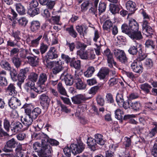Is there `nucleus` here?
<instances>
[{
	"label": "nucleus",
	"mask_w": 157,
	"mask_h": 157,
	"mask_svg": "<svg viewBox=\"0 0 157 157\" xmlns=\"http://www.w3.org/2000/svg\"><path fill=\"white\" fill-rule=\"evenodd\" d=\"M138 29L139 25L134 19L129 20L128 26L123 24L121 26L122 32L134 40H140L143 38L141 32Z\"/></svg>",
	"instance_id": "1"
},
{
	"label": "nucleus",
	"mask_w": 157,
	"mask_h": 157,
	"mask_svg": "<svg viewBox=\"0 0 157 157\" xmlns=\"http://www.w3.org/2000/svg\"><path fill=\"white\" fill-rule=\"evenodd\" d=\"M130 106L133 110L136 111L140 109L141 107V105L140 103L138 102H131Z\"/></svg>",
	"instance_id": "47"
},
{
	"label": "nucleus",
	"mask_w": 157,
	"mask_h": 157,
	"mask_svg": "<svg viewBox=\"0 0 157 157\" xmlns=\"http://www.w3.org/2000/svg\"><path fill=\"white\" fill-rule=\"evenodd\" d=\"M77 55L83 59L90 60L94 59L95 57V52L92 49H88L86 51L80 49L77 51Z\"/></svg>",
	"instance_id": "3"
},
{
	"label": "nucleus",
	"mask_w": 157,
	"mask_h": 157,
	"mask_svg": "<svg viewBox=\"0 0 157 157\" xmlns=\"http://www.w3.org/2000/svg\"><path fill=\"white\" fill-rule=\"evenodd\" d=\"M15 6L17 11L20 14L23 15L25 14V9L24 7L21 3L16 4Z\"/></svg>",
	"instance_id": "38"
},
{
	"label": "nucleus",
	"mask_w": 157,
	"mask_h": 157,
	"mask_svg": "<svg viewBox=\"0 0 157 157\" xmlns=\"http://www.w3.org/2000/svg\"><path fill=\"white\" fill-rule=\"evenodd\" d=\"M26 58L28 59L29 63L33 67H36L39 65L40 59L37 56H28Z\"/></svg>",
	"instance_id": "24"
},
{
	"label": "nucleus",
	"mask_w": 157,
	"mask_h": 157,
	"mask_svg": "<svg viewBox=\"0 0 157 157\" xmlns=\"http://www.w3.org/2000/svg\"><path fill=\"white\" fill-rule=\"evenodd\" d=\"M139 45V47L141 46V44H137L136 45L131 46L128 50L129 53L132 55H135L137 54L138 52L137 49V46Z\"/></svg>",
	"instance_id": "32"
},
{
	"label": "nucleus",
	"mask_w": 157,
	"mask_h": 157,
	"mask_svg": "<svg viewBox=\"0 0 157 157\" xmlns=\"http://www.w3.org/2000/svg\"><path fill=\"white\" fill-rule=\"evenodd\" d=\"M104 55L107 57V59L113 58V54L111 53L110 50L108 48L104 51Z\"/></svg>",
	"instance_id": "57"
},
{
	"label": "nucleus",
	"mask_w": 157,
	"mask_h": 157,
	"mask_svg": "<svg viewBox=\"0 0 157 157\" xmlns=\"http://www.w3.org/2000/svg\"><path fill=\"white\" fill-rule=\"evenodd\" d=\"M48 48L47 45L43 43L40 44V49L41 53L42 54L44 53L47 51Z\"/></svg>",
	"instance_id": "53"
},
{
	"label": "nucleus",
	"mask_w": 157,
	"mask_h": 157,
	"mask_svg": "<svg viewBox=\"0 0 157 157\" xmlns=\"http://www.w3.org/2000/svg\"><path fill=\"white\" fill-rule=\"evenodd\" d=\"M61 57L67 63H69L71 67L76 69H79L80 67L81 62L80 60H76L74 57L71 58L68 56L64 54H62Z\"/></svg>",
	"instance_id": "5"
},
{
	"label": "nucleus",
	"mask_w": 157,
	"mask_h": 157,
	"mask_svg": "<svg viewBox=\"0 0 157 157\" xmlns=\"http://www.w3.org/2000/svg\"><path fill=\"white\" fill-rule=\"evenodd\" d=\"M86 47L87 45L84 43L79 41H78L76 42V48L78 49L81 48L80 49H83L84 50Z\"/></svg>",
	"instance_id": "62"
},
{
	"label": "nucleus",
	"mask_w": 157,
	"mask_h": 157,
	"mask_svg": "<svg viewBox=\"0 0 157 157\" xmlns=\"http://www.w3.org/2000/svg\"><path fill=\"white\" fill-rule=\"evenodd\" d=\"M143 32L147 36H150L153 34L154 30L148 24L147 21H143Z\"/></svg>",
	"instance_id": "12"
},
{
	"label": "nucleus",
	"mask_w": 157,
	"mask_h": 157,
	"mask_svg": "<svg viewBox=\"0 0 157 157\" xmlns=\"http://www.w3.org/2000/svg\"><path fill=\"white\" fill-rule=\"evenodd\" d=\"M11 61L16 68H18L21 66V63L20 59L17 56H14L11 58Z\"/></svg>",
	"instance_id": "34"
},
{
	"label": "nucleus",
	"mask_w": 157,
	"mask_h": 157,
	"mask_svg": "<svg viewBox=\"0 0 157 157\" xmlns=\"http://www.w3.org/2000/svg\"><path fill=\"white\" fill-rule=\"evenodd\" d=\"M32 106L31 104H25L23 107L25 108V112L26 114L28 115L33 120L37 118L38 115H40L41 112V109L37 107L32 111L29 109V107Z\"/></svg>",
	"instance_id": "4"
},
{
	"label": "nucleus",
	"mask_w": 157,
	"mask_h": 157,
	"mask_svg": "<svg viewBox=\"0 0 157 157\" xmlns=\"http://www.w3.org/2000/svg\"><path fill=\"white\" fill-rule=\"evenodd\" d=\"M17 13L12 9H11L10 11V14L7 16V17L8 19L11 21L14 20L17 17Z\"/></svg>",
	"instance_id": "50"
},
{
	"label": "nucleus",
	"mask_w": 157,
	"mask_h": 157,
	"mask_svg": "<svg viewBox=\"0 0 157 157\" xmlns=\"http://www.w3.org/2000/svg\"><path fill=\"white\" fill-rule=\"evenodd\" d=\"M94 139L97 144L102 145L105 144V141L103 139V136L101 134H96L95 136Z\"/></svg>",
	"instance_id": "28"
},
{
	"label": "nucleus",
	"mask_w": 157,
	"mask_h": 157,
	"mask_svg": "<svg viewBox=\"0 0 157 157\" xmlns=\"http://www.w3.org/2000/svg\"><path fill=\"white\" fill-rule=\"evenodd\" d=\"M75 80L76 82V87L78 89L82 90L86 88V85L83 82L78 75H75Z\"/></svg>",
	"instance_id": "22"
},
{
	"label": "nucleus",
	"mask_w": 157,
	"mask_h": 157,
	"mask_svg": "<svg viewBox=\"0 0 157 157\" xmlns=\"http://www.w3.org/2000/svg\"><path fill=\"white\" fill-rule=\"evenodd\" d=\"M0 66L2 69L7 71H10L11 69L10 64L6 60L1 61Z\"/></svg>",
	"instance_id": "29"
},
{
	"label": "nucleus",
	"mask_w": 157,
	"mask_h": 157,
	"mask_svg": "<svg viewBox=\"0 0 157 157\" xmlns=\"http://www.w3.org/2000/svg\"><path fill=\"white\" fill-rule=\"evenodd\" d=\"M106 6V4L105 3L102 2H100L98 9L100 14L102 13L105 11Z\"/></svg>",
	"instance_id": "46"
},
{
	"label": "nucleus",
	"mask_w": 157,
	"mask_h": 157,
	"mask_svg": "<svg viewBox=\"0 0 157 157\" xmlns=\"http://www.w3.org/2000/svg\"><path fill=\"white\" fill-rule=\"evenodd\" d=\"M28 13L31 17H33L38 14L40 13L39 8H29L28 11Z\"/></svg>",
	"instance_id": "35"
},
{
	"label": "nucleus",
	"mask_w": 157,
	"mask_h": 157,
	"mask_svg": "<svg viewBox=\"0 0 157 157\" xmlns=\"http://www.w3.org/2000/svg\"><path fill=\"white\" fill-rule=\"evenodd\" d=\"M46 56L48 58L52 59H56L58 57V52L55 47H52L50 48L47 53Z\"/></svg>",
	"instance_id": "17"
},
{
	"label": "nucleus",
	"mask_w": 157,
	"mask_h": 157,
	"mask_svg": "<svg viewBox=\"0 0 157 157\" xmlns=\"http://www.w3.org/2000/svg\"><path fill=\"white\" fill-rule=\"evenodd\" d=\"M18 22L20 25L25 27L28 22V20L25 17H23L21 18L18 20Z\"/></svg>",
	"instance_id": "51"
},
{
	"label": "nucleus",
	"mask_w": 157,
	"mask_h": 157,
	"mask_svg": "<svg viewBox=\"0 0 157 157\" xmlns=\"http://www.w3.org/2000/svg\"><path fill=\"white\" fill-rule=\"evenodd\" d=\"M21 33L20 32L18 31H17L14 32H13L12 34V36L15 38V40H16L17 42L18 41L21 39L20 37Z\"/></svg>",
	"instance_id": "60"
},
{
	"label": "nucleus",
	"mask_w": 157,
	"mask_h": 157,
	"mask_svg": "<svg viewBox=\"0 0 157 157\" xmlns=\"http://www.w3.org/2000/svg\"><path fill=\"white\" fill-rule=\"evenodd\" d=\"M66 31L73 37L75 38L77 36V33L74 30L73 26H71L66 29Z\"/></svg>",
	"instance_id": "36"
},
{
	"label": "nucleus",
	"mask_w": 157,
	"mask_h": 157,
	"mask_svg": "<svg viewBox=\"0 0 157 157\" xmlns=\"http://www.w3.org/2000/svg\"><path fill=\"white\" fill-rule=\"evenodd\" d=\"M22 125L19 122H12L10 125V128L13 132L17 133L20 132L22 128Z\"/></svg>",
	"instance_id": "18"
},
{
	"label": "nucleus",
	"mask_w": 157,
	"mask_h": 157,
	"mask_svg": "<svg viewBox=\"0 0 157 157\" xmlns=\"http://www.w3.org/2000/svg\"><path fill=\"white\" fill-rule=\"evenodd\" d=\"M147 57V55L144 52H139V56L137 59L136 60L140 62L144 60Z\"/></svg>",
	"instance_id": "63"
},
{
	"label": "nucleus",
	"mask_w": 157,
	"mask_h": 157,
	"mask_svg": "<svg viewBox=\"0 0 157 157\" xmlns=\"http://www.w3.org/2000/svg\"><path fill=\"white\" fill-rule=\"evenodd\" d=\"M140 88L146 93L147 94L149 93V89L151 88V86L147 83H145L141 85Z\"/></svg>",
	"instance_id": "40"
},
{
	"label": "nucleus",
	"mask_w": 157,
	"mask_h": 157,
	"mask_svg": "<svg viewBox=\"0 0 157 157\" xmlns=\"http://www.w3.org/2000/svg\"><path fill=\"white\" fill-rule=\"evenodd\" d=\"M131 67L133 71L138 73H141L143 70L142 65L138 63L135 61L131 64Z\"/></svg>",
	"instance_id": "16"
},
{
	"label": "nucleus",
	"mask_w": 157,
	"mask_h": 157,
	"mask_svg": "<svg viewBox=\"0 0 157 157\" xmlns=\"http://www.w3.org/2000/svg\"><path fill=\"white\" fill-rule=\"evenodd\" d=\"M17 144V142L14 139L12 138L7 142L2 150L6 152H12L13 151L12 148L15 147Z\"/></svg>",
	"instance_id": "11"
},
{
	"label": "nucleus",
	"mask_w": 157,
	"mask_h": 157,
	"mask_svg": "<svg viewBox=\"0 0 157 157\" xmlns=\"http://www.w3.org/2000/svg\"><path fill=\"white\" fill-rule=\"evenodd\" d=\"M57 88L58 91L61 94L64 95H66L67 93L66 90L61 82H60L58 83Z\"/></svg>",
	"instance_id": "41"
},
{
	"label": "nucleus",
	"mask_w": 157,
	"mask_h": 157,
	"mask_svg": "<svg viewBox=\"0 0 157 157\" xmlns=\"http://www.w3.org/2000/svg\"><path fill=\"white\" fill-rule=\"evenodd\" d=\"M63 77L65 84L67 86H71L73 84L75 77L73 78L72 75L64 72L61 75V77Z\"/></svg>",
	"instance_id": "13"
},
{
	"label": "nucleus",
	"mask_w": 157,
	"mask_h": 157,
	"mask_svg": "<svg viewBox=\"0 0 157 157\" xmlns=\"http://www.w3.org/2000/svg\"><path fill=\"white\" fill-rule=\"evenodd\" d=\"M38 78V75L35 72L31 73L28 76V80L36 82Z\"/></svg>",
	"instance_id": "45"
},
{
	"label": "nucleus",
	"mask_w": 157,
	"mask_h": 157,
	"mask_svg": "<svg viewBox=\"0 0 157 157\" xmlns=\"http://www.w3.org/2000/svg\"><path fill=\"white\" fill-rule=\"evenodd\" d=\"M115 117L119 120H121L123 118L122 115L124 114L123 111L120 109H118L115 111Z\"/></svg>",
	"instance_id": "42"
},
{
	"label": "nucleus",
	"mask_w": 157,
	"mask_h": 157,
	"mask_svg": "<svg viewBox=\"0 0 157 157\" xmlns=\"http://www.w3.org/2000/svg\"><path fill=\"white\" fill-rule=\"evenodd\" d=\"M14 99H10L9 101V106L12 109H15L17 108V105Z\"/></svg>",
	"instance_id": "58"
},
{
	"label": "nucleus",
	"mask_w": 157,
	"mask_h": 157,
	"mask_svg": "<svg viewBox=\"0 0 157 157\" xmlns=\"http://www.w3.org/2000/svg\"><path fill=\"white\" fill-rule=\"evenodd\" d=\"M87 143L88 145L91 150L94 151L97 148V145L95 141V139L93 138H88Z\"/></svg>",
	"instance_id": "25"
},
{
	"label": "nucleus",
	"mask_w": 157,
	"mask_h": 157,
	"mask_svg": "<svg viewBox=\"0 0 157 157\" xmlns=\"http://www.w3.org/2000/svg\"><path fill=\"white\" fill-rule=\"evenodd\" d=\"M119 80V79L116 77L111 78L109 82V86H112L118 83Z\"/></svg>",
	"instance_id": "54"
},
{
	"label": "nucleus",
	"mask_w": 157,
	"mask_h": 157,
	"mask_svg": "<svg viewBox=\"0 0 157 157\" xmlns=\"http://www.w3.org/2000/svg\"><path fill=\"white\" fill-rule=\"evenodd\" d=\"M76 29L80 35L84 36V35L86 34L87 33L86 29H85L84 30L83 26L82 25H78L76 26Z\"/></svg>",
	"instance_id": "43"
},
{
	"label": "nucleus",
	"mask_w": 157,
	"mask_h": 157,
	"mask_svg": "<svg viewBox=\"0 0 157 157\" xmlns=\"http://www.w3.org/2000/svg\"><path fill=\"white\" fill-rule=\"evenodd\" d=\"M109 10L113 14L118 13L120 10L119 4H110L109 5Z\"/></svg>",
	"instance_id": "30"
},
{
	"label": "nucleus",
	"mask_w": 157,
	"mask_h": 157,
	"mask_svg": "<svg viewBox=\"0 0 157 157\" xmlns=\"http://www.w3.org/2000/svg\"><path fill=\"white\" fill-rule=\"evenodd\" d=\"M66 45L68 47L70 51L72 52L75 49V44L74 42H71L67 41L66 42Z\"/></svg>",
	"instance_id": "55"
},
{
	"label": "nucleus",
	"mask_w": 157,
	"mask_h": 157,
	"mask_svg": "<svg viewBox=\"0 0 157 157\" xmlns=\"http://www.w3.org/2000/svg\"><path fill=\"white\" fill-rule=\"evenodd\" d=\"M48 140L46 142L45 146L43 147L44 149L46 154H51L52 152V147L49 145V144L52 146H57L58 145L59 143L57 140L52 139L49 138L48 136Z\"/></svg>",
	"instance_id": "7"
},
{
	"label": "nucleus",
	"mask_w": 157,
	"mask_h": 157,
	"mask_svg": "<svg viewBox=\"0 0 157 157\" xmlns=\"http://www.w3.org/2000/svg\"><path fill=\"white\" fill-rule=\"evenodd\" d=\"M70 147L72 153L76 155L82 152L85 148V145L83 143L80 142L77 144H72Z\"/></svg>",
	"instance_id": "8"
},
{
	"label": "nucleus",
	"mask_w": 157,
	"mask_h": 157,
	"mask_svg": "<svg viewBox=\"0 0 157 157\" xmlns=\"http://www.w3.org/2000/svg\"><path fill=\"white\" fill-rule=\"evenodd\" d=\"M31 137L33 140H41V143L43 147L45 146L46 142L48 140V136L42 132L38 133H34L31 135Z\"/></svg>",
	"instance_id": "9"
},
{
	"label": "nucleus",
	"mask_w": 157,
	"mask_h": 157,
	"mask_svg": "<svg viewBox=\"0 0 157 157\" xmlns=\"http://www.w3.org/2000/svg\"><path fill=\"white\" fill-rule=\"evenodd\" d=\"M39 3L37 0H32L29 4V8H35L38 6Z\"/></svg>",
	"instance_id": "59"
},
{
	"label": "nucleus",
	"mask_w": 157,
	"mask_h": 157,
	"mask_svg": "<svg viewBox=\"0 0 157 157\" xmlns=\"http://www.w3.org/2000/svg\"><path fill=\"white\" fill-rule=\"evenodd\" d=\"M115 56L122 63H125L127 61L128 58L123 50L116 49L114 50Z\"/></svg>",
	"instance_id": "10"
},
{
	"label": "nucleus",
	"mask_w": 157,
	"mask_h": 157,
	"mask_svg": "<svg viewBox=\"0 0 157 157\" xmlns=\"http://www.w3.org/2000/svg\"><path fill=\"white\" fill-rule=\"evenodd\" d=\"M110 70L107 67H102L98 73L97 76L101 79H103L109 74Z\"/></svg>",
	"instance_id": "21"
},
{
	"label": "nucleus",
	"mask_w": 157,
	"mask_h": 157,
	"mask_svg": "<svg viewBox=\"0 0 157 157\" xmlns=\"http://www.w3.org/2000/svg\"><path fill=\"white\" fill-rule=\"evenodd\" d=\"M29 69L27 67L21 69L20 72L17 76L18 81L24 82L25 79L26 78L27 73L29 71Z\"/></svg>",
	"instance_id": "19"
},
{
	"label": "nucleus",
	"mask_w": 157,
	"mask_h": 157,
	"mask_svg": "<svg viewBox=\"0 0 157 157\" xmlns=\"http://www.w3.org/2000/svg\"><path fill=\"white\" fill-rule=\"evenodd\" d=\"M48 74L42 73L40 74L38 77L39 78L38 82H37V89H35V91L39 92L43 91L42 90L44 89V87L43 85L44 84L45 82L47 81L48 78Z\"/></svg>",
	"instance_id": "6"
},
{
	"label": "nucleus",
	"mask_w": 157,
	"mask_h": 157,
	"mask_svg": "<svg viewBox=\"0 0 157 157\" xmlns=\"http://www.w3.org/2000/svg\"><path fill=\"white\" fill-rule=\"evenodd\" d=\"M40 27V24L39 21H33L31 23L30 26L31 31L36 33L39 29Z\"/></svg>",
	"instance_id": "26"
},
{
	"label": "nucleus",
	"mask_w": 157,
	"mask_h": 157,
	"mask_svg": "<svg viewBox=\"0 0 157 157\" xmlns=\"http://www.w3.org/2000/svg\"><path fill=\"white\" fill-rule=\"evenodd\" d=\"M15 87L12 84H10L7 90V93L9 95L11 96L10 98H17V94L15 93Z\"/></svg>",
	"instance_id": "23"
},
{
	"label": "nucleus",
	"mask_w": 157,
	"mask_h": 157,
	"mask_svg": "<svg viewBox=\"0 0 157 157\" xmlns=\"http://www.w3.org/2000/svg\"><path fill=\"white\" fill-rule=\"evenodd\" d=\"M151 124L155 127L151 130L149 134L150 136L152 137L154 136L156 133H157V122H152Z\"/></svg>",
	"instance_id": "39"
},
{
	"label": "nucleus",
	"mask_w": 157,
	"mask_h": 157,
	"mask_svg": "<svg viewBox=\"0 0 157 157\" xmlns=\"http://www.w3.org/2000/svg\"><path fill=\"white\" fill-rule=\"evenodd\" d=\"M33 148L35 152L38 153L44 152L46 153L44 149H43L42 144L36 142L33 144Z\"/></svg>",
	"instance_id": "27"
},
{
	"label": "nucleus",
	"mask_w": 157,
	"mask_h": 157,
	"mask_svg": "<svg viewBox=\"0 0 157 157\" xmlns=\"http://www.w3.org/2000/svg\"><path fill=\"white\" fill-rule=\"evenodd\" d=\"M155 45V42L150 40H147L145 43L146 46L147 48H151L152 49L155 48L156 46Z\"/></svg>",
	"instance_id": "44"
},
{
	"label": "nucleus",
	"mask_w": 157,
	"mask_h": 157,
	"mask_svg": "<svg viewBox=\"0 0 157 157\" xmlns=\"http://www.w3.org/2000/svg\"><path fill=\"white\" fill-rule=\"evenodd\" d=\"M21 147H18L15 149V154L12 153L5 154L4 155L6 157H23L24 155L21 151Z\"/></svg>",
	"instance_id": "20"
},
{
	"label": "nucleus",
	"mask_w": 157,
	"mask_h": 157,
	"mask_svg": "<svg viewBox=\"0 0 157 157\" xmlns=\"http://www.w3.org/2000/svg\"><path fill=\"white\" fill-rule=\"evenodd\" d=\"M151 155L154 157H157V144L154 145L151 150Z\"/></svg>",
	"instance_id": "64"
},
{
	"label": "nucleus",
	"mask_w": 157,
	"mask_h": 157,
	"mask_svg": "<svg viewBox=\"0 0 157 157\" xmlns=\"http://www.w3.org/2000/svg\"><path fill=\"white\" fill-rule=\"evenodd\" d=\"M95 70L94 67L92 66H89L86 71L84 73L85 76L86 77H91L93 74Z\"/></svg>",
	"instance_id": "31"
},
{
	"label": "nucleus",
	"mask_w": 157,
	"mask_h": 157,
	"mask_svg": "<svg viewBox=\"0 0 157 157\" xmlns=\"http://www.w3.org/2000/svg\"><path fill=\"white\" fill-rule=\"evenodd\" d=\"M4 127L5 129L7 131H9L10 129V122L6 119H5L4 120L3 122Z\"/></svg>",
	"instance_id": "61"
},
{
	"label": "nucleus",
	"mask_w": 157,
	"mask_h": 157,
	"mask_svg": "<svg viewBox=\"0 0 157 157\" xmlns=\"http://www.w3.org/2000/svg\"><path fill=\"white\" fill-rule=\"evenodd\" d=\"M21 120L23 121L22 122L24 125L26 126V127L25 128V130L29 128L30 127L29 130L30 131H40L42 128V127L39 126L38 124L31 126L33 119L27 114H26L25 117H22Z\"/></svg>",
	"instance_id": "2"
},
{
	"label": "nucleus",
	"mask_w": 157,
	"mask_h": 157,
	"mask_svg": "<svg viewBox=\"0 0 157 157\" xmlns=\"http://www.w3.org/2000/svg\"><path fill=\"white\" fill-rule=\"evenodd\" d=\"M144 64L147 69H150L153 67V63L151 59H147L146 60Z\"/></svg>",
	"instance_id": "52"
},
{
	"label": "nucleus",
	"mask_w": 157,
	"mask_h": 157,
	"mask_svg": "<svg viewBox=\"0 0 157 157\" xmlns=\"http://www.w3.org/2000/svg\"><path fill=\"white\" fill-rule=\"evenodd\" d=\"M125 141L124 142L123 144L125 147H128L131 145V141L130 137H125L124 138Z\"/></svg>",
	"instance_id": "56"
},
{
	"label": "nucleus",
	"mask_w": 157,
	"mask_h": 157,
	"mask_svg": "<svg viewBox=\"0 0 157 157\" xmlns=\"http://www.w3.org/2000/svg\"><path fill=\"white\" fill-rule=\"evenodd\" d=\"M50 101V99H41L40 103L44 108L48 109Z\"/></svg>",
	"instance_id": "37"
},
{
	"label": "nucleus",
	"mask_w": 157,
	"mask_h": 157,
	"mask_svg": "<svg viewBox=\"0 0 157 157\" xmlns=\"http://www.w3.org/2000/svg\"><path fill=\"white\" fill-rule=\"evenodd\" d=\"M127 10L129 12V14H132L134 13L137 9L136 5L135 2L130 0L127 1L126 3Z\"/></svg>",
	"instance_id": "15"
},
{
	"label": "nucleus",
	"mask_w": 157,
	"mask_h": 157,
	"mask_svg": "<svg viewBox=\"0 0 157 157\" xmlns=\"http://www.w3.org/2000/svg\"><path fill=\"white\" fill-rule=\"evenodd\" d=\"M92 3L91 1H87L81 5V8L82 11L84 12L86 11L87 9V7L90 4H92Z\"/></svg>",
	"instance_id": "49"
},
{
	"label": "nucleus",
	"mask_w": 157,
	"mask_h": 157,
	"mask_svg": "<svg viewBox=\"0 0 157 157\" xmlns=\"http://www.w3.org/2000/svg\"><path fill=\"white\" fill-rule=\"evenodd\" d=\"M63 64L61 60L55 62L54 67L52 69L53 73L56 75L62 71L63 69Z\"/></svg>",
	"instance_id": "14"
},
{
	"label": "nucleus",
	"mask_w": 157,
	"mask_h": 157,
	"mask_svg": "<svg viewBox=\"0 0 157 157\" xmlns=\"http://www.w3.org/2000/svg\"><path fill=\"white\" fill-rule=\"evenodd\" d=\"M42 35H40L37 38L31 41V44L32 46L36 47L39 44V41L42 38Z\"/></svg>",
	"instance_id": "48"
},
{
	"label": "nucleus",
	"mask_w": 157,
	"mask_h": 157,
	"mask_svg": "<svg viewBox=\"0 0 157 157\" xmlns=\"http://www.w3.org/2000/svg\"><path fill=\"white\" fill-rule=\"evenodd\" d=\"M113 23L109 20L106 21L103 23V28L104 30L110 31L111 28H112Z\"/></svg>",
	"instance_id": "33"
}]
</instances>
